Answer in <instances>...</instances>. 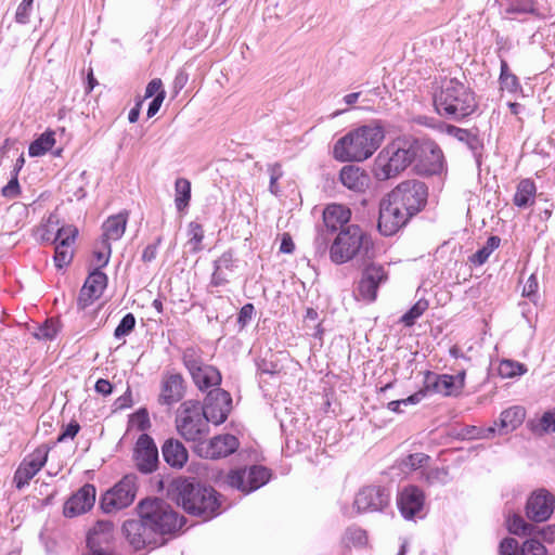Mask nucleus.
<instances>
[{
	"label": "nucleus",
	"instance_id": "nucleus-9",
	"mask_svg": "<svg viewBox=\"0 0 555 555\" xmlns=\"http://www.w3.org/2000/svg\"><path fill=\"white\" fill-rule=\"evenodd\" d=\"M270 477V472L266 467L255 465L230 470L224 481L231 488L247 494L264 486Z\"/></svg>",
	"mask_w": 555,
	"mask_h": 555
},
{
	"label": "nucleus",
	"instance_id": "nucleus-25",
	"mask_svg": "<svg viewBox=\"0 0 555 555\" xmlns=\"http://www.w3.org/2000/svg\"><path fill=\"white\" fill-rule=\"evenodd\" d=\"M210 418H177L176 427L179 434L195 446L206 441L210 433Z\"/></svg>",
	"mask_w": 555,
	"mask_h": 555
},
{
	"label": "nucleus",
	"instance_id": "nucleus-12",
	"mask_svg": "<svg viewBox=\"0 0 555 555\" xmlns=\"http://www.w3.org/2000/svg\"><path fill=\"white\" fill-rule=\"evenodd\" d=\"M387 280L388 272L382 264L372 262L365 266L354 289L356 299L366 302L375 301L378 287Z\"/></svg>",
	"mask_w": 555,
	"mask_h": 555
},
{
	"label": "nucleus",
	"instance_id": "nucleus-23",
	"mask_svg": "<svg viewBox=\"0 0 555 555\" xmlns=\"http://www.w3.org/2000/svg\"><path fill=\"white\" fill-rule=\"evenodd\" d=\"M554 496L546 490L534 491L527 501V516L534 521H545L554 511Z\"/></svg>",
	"mask_w": 555,
	"mask_h": 555
},
{
	"label": "nucleus",
	"instance_id": "nucleus-18",
	"mask_svg": "<svg viewBox=\"0 0 555 555\" xmlns=\"http://www.w3.org/2000/svg\"><path fill=\"white\" fill-rule=\"evenodd\" d=\"M107 275L94 268L88 275L85 284L82 285L79 296L77 298V307L79 310H85L94 300L99 299L107 286Z\"/></svg>",
	"mask_w": 555,
	"mask_h": 555
},
{
	"label": "nucleus",
	"instance_id": "nucleus-1",
	"mask_svg": "<svg viewBox=\"0 0 555 555\" xmlns=\"http://www.w3.org/2000/svg\"><path fill=\"white\" fill-rule=\"evenodd\" d=\"M430 160L431 173L441 167L442 152L433 141L396 140L387 145L374 162V175L377 180L385 181L405 170L413 160L423 163Z\"/></svg>",
	"mask_w": 555,
	"mask_h": 555
},
{
	"label": "nucleus",
	"instance_id": "nucleus-57",
	"mask_svg": "<svg viewBox=\"0 0 555 555\" xmlns=\"http://www.w3.org/2000/svg\"><path fill=\"white\" fill-rule=\"evenodd\" d=\"M255 313V307L253 304H245L237 315V323L241 327H245L253 319Z\"/></svg>",
	"mask_w": 555,
	"mask_h": 555
},
{
	"label": "nucleus",
	"instance_id": "nucleus-30",
	"mask_svg": "<svg viewBox=\"0 0 555 555\" xmlns=\"http://www.w3.org/2000/svg\"><path fill=\"white\" fill-rule=\"evenodd\" d=\"M351 211L340 204H330L323 211V222L327 230L335 232L349 222Z\"/></svg>",
	"mask_w": 555,
	"mask_h": 555
},
{
	"label": "nucleus",
	"instance_id": "nucleus-27",
	"mask_svg": "<svg viewBox=\"0 0 555 555\" xmlns=\"http://www.w3.org/2000/svg\"><path fill=\"white\" fill-rule=\"evenodd\" d=\"M521 418H509L506 421L505 418H500V421H495L493 425L481 427V426H470L465 429V434H463L464 438L467 439H480V438H490L495 434L505 435L520 425Z\"/></svg>",
	"mask_w": 555,
	"mask_h": 555
},
{
	"label": "nucleus",
	"instance_id": "nucleus-62",
	"mask_svg": "<svg viewBox=\"0 0 555 555\" xmlns=\"http://www.w3.org/2000/svg\"><path fill=\"white\" fill-rule=\"evenodd\" d=\"M162 91H165L163 89L162 80L159 78H154L147 83L146 89H145V95L142 100L155 96L156 94H158V92H162Z\"/></svg>",
	"mask_w": 555,
	"mask_h": 555
},
{
	"label": "nucleus",
	"instance_id": "nucleus-14",
	"mask_svg": "<svg viewBox=\"0 0 555 555\" xmlns=\"http://www.w3.org/2000/svg\"><path fill=\"white\" fill-rule=\"evenodd\" d=\"M114 537V525L99 520L88 532L89 555H115Z\"/></svg>",
	"mask_w": 555,
	"mask_h": 555
},
{
	"label": "nucleus",
	"instance_id": "nucleus-15",
	"mask_svg": "<svg viewBox=\"0 0 555 555\" xmlns=\"http://www.w3.org/2000/svg\"><path fill=\"white\" fill-rule=\"evenodd\" d=\"M124 533L130 545L134 550H142L144 547L154 548L163 544L156 533L143 521L140 517L139 520H127L122 526Z\"/></svg>",
	"mask_w": 555,
	"mask_h": 555
},
{
	"label": "nucleus",
	"instance_id": "nucleus-17",
	"mask_svg": "<svg viewBox=\"0 0 555 555\" xmlns=\"http://www.w3.org/2000/svg\"><path fill=\"white\" fill-rule=\"evenodd\" d=\"M48 453L49 450L47 446H40L23 460L14 475L16 488L22 489L28 485L29 480L34 478L46 464Z\"/></svg>",
	"mask_w": 555,
	"mask_h": 555
},
{
	"label": "nucleus",
	"instance_id": "nucleus-29",
	"mask_svg": "<svg viewBox=\"0 0 555 555\" xmlns=\"http://www.w3.org/2000/svg\"><path fill=\"white\" fill-rule=\"evenodd\" d=\"M184 393V378L179 373L168 374L163 378L162 391L158 402L165 405H171L180 401Z\"/></svg>",
	"mask_w": 555,
	"mask_h": 555
},
{
	"label": "nucleus",
	"instance_id": "nucleus-33",
	"mask_svg": "<svg viewBox=\"0 0 555 555\" xmlns=\"http://www.w3.org/2000/svg\"><path fill=\"white\" fill-rule=\"evenodd\" d=\"M457 140L464 143L470 150L477 165L479 166L481 164V157L483 152V141L479 137L478 129H464L463 134H461V137Z\"/></svg>",
	"mask_w": 555,
	"mask_h": 555
},
{
	"label": "nucleus",
	"instance_id": "nucleus-49",
	"mask_svg": "<svg viewBox=\"0 0 555 555\" xmlns=\"http://www.w3.org/2000/svg\"><path fill=\"white\" fill-rule=\"evenodd\" d=\"M188 234L190 237L189 243L194 245L193 250L194 251L201 250V244L204 238V230H203L202 224H199L197 222H190L189 229H188Z\"/></svg>",
	"mask_w": 555,
	"mask_h": 555
},
{
	"label": "nucleus",
	"instance_id": "nucleus-59",
	"mask_svg": "<svg viewBox=\"0 0 555 555\" xmlns=\"http://www.w3.org/2000/svg\"><path fill=\"white\" fill-rule=\"evenodd\" d=\"M501 555H519L518 542L513 538H506L500 545Z\"/></svg>",
	"mask_w": 555,
	"mask_h": 555
},
{
	"label": "nucleus",
	"instance_id": "nucleus-2",
	"mask_svg": "<svg viewBox=\"0 0 555 555\" xmlns=\"http://www.w3.org/2000/svg\"><path fill=\"white\" fill-rule=\"evenodd\" d=\"M385 139V129L379 120L362 125L336 141L334 158L339 162H363L370 158Z\"/></svg>",
	"mask_w": 555,
	"mask_h": 555
},
{
	"label": "nucleus",
	"instance_id": "nucleus-3",
	"mask_svg": "<svg viewBox=\"0 0 555 555\" xmlns=\"http://www.w3.org/2000/svg\"><path fill=\"white\" fill-rule=\"evenodd\" d=\"M169 495L185 512L203 520H209L220 513L217 492L212 488L194 485L185 478H178L171 482Z\"/></svg>",
	"mask_w": 555,
	"mask_h": 555
},
{
	"label": "nucleus",
	"instance_id": "nucleus-41",
	"mask_svg": "<svg viewBox=\"0 0 555 555\" xmlns=\"http://www.w3.org/2000/svg\"><path fill=\"white\" fill-rule=\"evenodd\" d=\"M343 543L347 547H364L367 544V535L361 528H348L344 534Z\"/></svg>",
	"mask_w": 555,
	"mask_h": 555
},
{
	"label": "nucleus",
	"instance_id": "nucleus-47",
	"mask_svg": "<svg viewBox=\"0 0 555 555\" xmlns=\"http://www.w3.org/2000/svg\"><path fill=\"white\" fill-rule=\"evenodd\" d=\"M508 14H534L535 3L534 0H514L507 8Z\"/></svg>",
	"mask_w": 555,
	"mask_h": 555
},
{
	"label": "nucleus",
	"instance_id": "nucleus-54",
	"mask_svg": "<svg viewBox=\"0 0 555 555\" xmlns=\"http://www.w3.org/2000/svg\"><path fill=\"white\" fill-rule=\"evenodd\" d=\"M422 399H423L422 392H415L405 399L389 402L388 408L392 412L403 413V410L400 409L401 405L416 404V403L421 402Z\"/></svg>",
	"mask_w": 555,
	"mask_h": 555
},
{
	"label": "nucleus",
	"instance_id": "nucleus-63",
	"mask_svg": "<svg viewBox=\"0 0 555 555\" xmlns=\"http://www.w3.org/2000/svg\"><path fill=\"white\" fill-rule=\"evenodd\" d=\"M131 402H132V399H131V392L130 390L128 389L122 396H120L119 398H117L113 404V412L116 413L118 411H121L126 408H130L131 406Z\"/></svg>",
	"mask_w": 555,
	"mask_h": 555
},
{
	"label": "nucleus",
	"instance_id": "nucleus-56",
	"mask_svg": "<svg viewBox=\"0 0 555 555\" xmlns=\"http://www.w3.org/2000/svg\"><path fill=\"white\" fill-rule=\"evenodd\" d=\"M214 268H217V270L225 269L232 271L234 268L233 253L231 250L224 251L218 259L214 261Z\"/></svg>",
	"mask_w": 555,
	"mask_h": 555
},
{
	"label": "nucleus",
	"instance_id": "nucleus-22",
	"mask_svg": "<svg viewBox=\"0 0 555 555\" xmlns=\"http://www.w3.org/2000/svg\"><path fill=\"white\" fill-rule=\"evenodd\" d=\"M389 495L380 487H365L354 498L358 513L382 511L388 505Z\"/></svg>",
	"mask_w": 555,
	"mask_h": 555
},
{
	"label": "nucleus",
	"instance_id": "nucleus-13",
	"mask_svg": "<svg viewBox=\"0 0 555 555\" xmlns=\"http://www.w3.org/2000/svg\"><path fill=\"white\" fill-rule=\"evenodd\" d=\"M464 386V373L456 376L448 374H437L426 371L423 380V387L417 391L422 392L423 398L427 395L439 393L443 396L456 395Z\"/></svg>",
	"mask_w": 555,
	"mask_h": 555
},
{
	"label": "nucleus",
	"instance_id": "nucleus-19",
	"mask_svg": "<svg viewBox=\"0 0 555 555\" xmlns=\"http://www.w3.org/2000/svg\"><path fill=\"white\" fill-rule=\"evenodd\" d=\"M397 505L403 518L408 520L422 516L425 494L416 486H406L398 493Z\"/></svg>",
	"mask_w": 555,
	"mask_h": 555
},
{
	"label": "nucleus",
	"instance_id": "nucleus-48",
	"mask_svg": "<svg viewBox=\"0 0 555 555\" xmlns=\"http://www.w3.org/2000/svg\"><path fill=\"white\" fill-rule=\"evenodd\" d=\"M59 332L57 322L53 319L47 320L35 333L36 338L43 340L53 339Z\"/></svg>",
	"mask_w": 555,
	"mask_h": 555
},
{
	"label": "nucleus",
	"instance_id": "nucleus-20",
	"mask_svg": "<svg viewBox=\"0 0 555 555\" xmlns=\"http://www.w3.org/2000/svg\"><path fill=\"white\" fill-rule=\"evenodd\" d=\"M78 234V230L73 225H65L56 229L54 241L55 254L54 263L57 269L68 266L73 259L74 253L72 245Z\"/></svg>",
	"mask_w": 555,
	"mask_h": 555
},
{
	"label": "nucleus",
	"instance_id": "nucleus-46",
	"mask_svg": "<svg viewBox=\"0 0 555 555\" xmlns=\"http://www.w3.org/2000/svg\"><path fill=\"white\" fill-rule=\"evenodd\" d=\"M135 326V317L133 313L129 312L120 320L119 324L114 331V337L116 339H121L128 336Z\"/></svg>",
	"mask_w": 555,
	"mask_h": 555
},
{
	"label": "nucleus",
	"instance_id": "nucleus-28",
	"mask_svg": "<svg viewBox=\"0 0 555 555\" xmlns=\"http://www.w3.org/2000/svg\"><path fill=\"white\" fill-rule=\"evenodd\" d=\"M339 181L348 190L362 194L369 189L371 177L364 169L358 166L346 165L340 169Z\"/></svg>",
	"mask_w": 555,
	"mask_h": 555
},
{
	"label": "nucleus",
	"instance_id": "nucleus-58",
	"mask_svg": "<svg viewBox=\"0 0 555 555\" xmlns=\"http://www.w3.org/2000/svg\"><path fill=\"white\" fill-rule=\"evenodd\" d=\"M20 183L17 180V172L11 178L7 185L2 188V195L8 198H14L20 194Z\"/></svg>",
	"mask_w": 555,
	"mask_h": 555
},
{
	"label": "nucleus",
	"instance_id": "nucleus-40",
	"mask_svg": "<svg viewBox=\"0 0 555 555\" xmlns=\"http://www.w3.org/2000/svg\"><path fill=\"white\" fill-rule=\"evenodd\" d=\"M421 481L426 482L429 486L433 485H446L449 481V473L446 468H428L422 470V476H418Z\"/></svg>",
	"mask_w": 555,
	"mask_h": 555
},
{
	"label": "nucleus",
	"instance_id": "nucleus-6",
	"mask_svg": "<svg viewBox=\"0 0 555 555\" xmlns=\"http://www.w3.org/2000/svg\"><path fill=\"white\" fill-rule=\"evenodd\" d=\"M139 515L145 524L165 542L164 535L172 533L182 527L177 513L160 499H146L140 502Z\"/></svg>",
	"mask_w": 555,
	"mask_h": 555
},
{
	"label": "nucleus",
	"instance_id": "nucleus-53",
	"mask_svg": "<svg viewBox=\"0 0 555 555\" xmlns=\"http://www.w3.org/2000/svg\"><path fill=\"white\" fill-rule=\"evenodd\" d=\"M56 225H57V220L55 219V217L53 215H51L49 217L47 223L43 224L40 230L41 231L40 240L42 242L56 243V241H54V237L56 234V231L54 232V228Z\"/></svg>",
	"mask_w": 555,
	"mask_h": 555
},
{
	"label": "nucleus",
	"instance_id": "nucleus-10",
	"mask_svg": "<svg viewBox=\"0 0 555 555\" xmlns=\"http://www.w3.org/2000/svg\"><path fill=\"white\" fill-rule=\"evenodd\" d=\"M137 494V477L126 475L112 489L107 490L101 500L105 513H112L128 507Z\"/></svg>",
	"mask_w": 555,
	"mask_h": 555
},
{
	"label": "nucleus",
	"instance_id": "nucleus-36",
	"mask_svg": "<svg viewBox=\"0 0 555 555\" xmlns=\"http://www.w3.org/2000/svg\"><path fill=\"white\" fill-rule=\"evenodd\" d=\"M430 457L425 453H414L401 460L399 467L404 474L417 472L422 476V470L428 466Z\"/></svg>",
	"mask_w": 555,
	"mask_h": 555
},
{
	"label": "nucleus",
	"instance_id": "nucleus-51",
	"mask_svg": "<svg viewBox=\"0 0 555 555\" xmlns=\"http://www.w3.org/2000/svg\"><path fill=\"white\" fill-rule=\"evenodd\" d=\"M204 404L198 400H186L180 405L182 416H202Z\"/></svg>",
	"mask_w": 555,
	"mask_h": 555
},
{
	"label": "nucleus",
	"instance_id": "nucleus-39",
	"mask_svg": "<svg viewBox=\"0 0 555 555\" xmlns=\"http://www.w3.org/2000/svg\"><path fill=\"white\" fill-rule=\"evenodd\" d=\"M507 528L511 533L521 537H534L537 532L535 526L526 522L524 518L518 515L508 518Z\"/></svg>",
	"mask_w": 555,
	"mask_h": 555
},
{
	"label": "nucleus",
	"instance_id": "nucleus-52",
	"mask_svg": "<svg viewBox=\"0 0 555 555\" xmlns=\"http://www.w3.org/2000/svg\"><path fill=\"white\" fill-rule=\"evenodd\" d=\"M33 0H23L15 12V22L18 24H27L30 18V14L33 11Z\"/></svg>",
	"mask_w": 555,
	"mask_h": 555
},
{
	"label": "nucleus",
	"instance_id": "nucleus-24",
	"mask_svg": "<svg viewBox=\"0 0 555 555\" xmlns=\"http://www.w3.org/2000/svg\"><path fill=\"white\" fill-rule=\"evenodd\" d=\"M96 491L94 486L85 485L76 491L64 504V515L76 517L92 508L95 502Z\"/></svg>",
	"mask_w": 555,
	"mask_h": 555
},
{
	"label": "nucleus",
	"instance_id": "nucleus-31",
	"mask_svg": "<svg viewBox=\"0 0 555 555\" xmlns=\"http://www.w3.org/2000/svg\"><path fill=\"white\" fill-rule=\"evenodd\" d=\"M128 222V212L121 211L117 215L111 216L103 223V241L111 243V241H118L121 238L126 231V225Z\"/></svg>",
	"mask_w": 555,
	"mask_h": 555
},
{
	"label": "nucleus",
	"instance_id": "nucleus-21",
	"mask_svg": "<svg viewBox=\"0 0 555 555\" xmlns=\"http://www.w3.org/2000/svg\"><path fill=\"white\" fill-rule=\"evenodd\" d=\"M210 389L204 401L202 416H229L233 409L232 396L229 391L219 388Z\"/></svg>",
	"mask_w": 555,
	"mask_h": 555
},
{
	"label": "nucleus",
	"instance_id": "nucleus-5",
	"mask_svg": "<svg viewBox=\"0 0 555 555\" xmlns=\"http://www.w3.org/2000/svg\"><path fill=\"white\" fill-rule=\"evenodd\" d=\"M374 256V244L370 234L357 224L341 229L330 248L331 260L337 264L352 259L362 261Z\"/></svg>",
	"mask_w": 555,
	"mask_h": 555
},
{
	"label": "nucleus",
	"instance_id": "nucleus-7",
	"mask_svg": "<svg viewBox=\"0 0 555 555\" xmlns=\"http://www.w3.org/2000/svg\"><path fill=\"white\" fill-rule=\"evenodd\" d=\"M182 362L201 391L221 384L220 371L214 365L204 363L203 351L199 348H185L182 352Z\"/></svg>",
	"mask_w": 555,
	"mask_h": 555
},
{
	"label": "nucleus",
	"instance_id": "nucleus-44",
	"mask_svg": "<svg viewBox=\"0 0 555 555\" xmlns=\"http://www.w3.org/2000/svg\"><path fill=\"white\" fill-rule=\"evenodd\" d=\"M500 82L502 85V88L511 92L516 91L519 87L517 76L509 72L508 64L505 60H501Z\"/></svg>",
	"mask_w": 555,
	"mask_h": 555
},
{
	"label": "nucleus",
	"instance_id": "nucleus-16",
	"mask_svg": "<svg viewBox=\"0 0 555 555\" xmlns=\"http://www.w3.org/2000/svg\"><path fill=\"white\" fill-rule=\"evenodd\" d=\"M238 448V440L233 435H218L214 438L201 441L194 446L195 452L205 459H220L225 457Z\"/></svg>",
	"mask_w": 555,
	"mask_h": 555
},
{
	"label": "nucleus",
	"instance_id": "nucleus-37",
	"mask_svg": "<svg viewBox=\"0 0 555 555\" xmlns=\"http://www.w3.org/2000/svg\"><path fill=\"white\" fill-rule=\"evenodd\" d=\"M55 144L54 132L46 131L35 141H33L28 147V154L31 157L44 155Z\"/></svg>",
	"mask_w": 555,
	"mask_h": 555
},
{
	"label": "nucleus",
	"instance_id": "nucleus-11",
	"mask_svg": "<svg viewBox=\"0 0 555 555\" xmlns=\"http://www.w3.org/2000/svg\"><path fill=\"white\" fill-rule=\"evenodd\" d=\"M413 216L403 207L395 204L393 199L387 194L380 202L378 230L385 236L396 234Z\"/></svg>",
	"mask_w": 555,
	"mask_h": 555
},
{
	"label": "nucleus",
	"instance_id": "nucleus-50",
	"mask_svg": "<svg viewBox=\"0 0 555 555\" xmlns=\"http://www.w3.org/2000/svg\"><path fill=\"white\" fill-rule=\"evenodd\" d=\"M521 555H547V552L539 540L531 538L524 542Z\"/></svg>",
	"mask_w": 555,
	"mask_h": 555
},
{
	"label": "nucleus",
	"instance_id": "nucleus-55",
	"mask_svg": "<svg viewBox=\"0 0 555 555\" xmlns=\"http://www.w3.org/2000/svg\"><path fill=\"white\" fill-rule=\"evenodd\" d=\"M269 173H270V185L269 190L272 194L278 195L280 192V189L278 186V181L282 178L283 171L280 164H273L269 166Z\"/></svg>",
	"mask_w": 555,
	"mask_h": 555
},
{
	"label": "nucleus",
	"instance_id": "nucleus-42",
	"mask_svg": "<svg viewBox=\"0 0 555 555\" xmlns=\"http://www.w3.org/2000/svg\"><path fill=\"white\" fill-rule=\"evenodd\" d=\"M426 299L417 300L400 319L405 326H412L415 321L428 309Z\"/></svg>",
	"mask_w": 555,
	"mask_h": 555
},
{
	"label": "nucleus",
	"instance_id": "nucleus-45",
	"mask_svg": "<svg viewBox=\"0 0 555 555\" xmlns=\"http://www.w3.org/2000/svg\"><path fill=\"white\" fill-rule=\"evenodd\" d=\"M528 427L535 435L555 431V418H530Z\"/></svg>",
	"mask_w": 555,
	"mask_h": 555
},
{
	"label": "nucleus",
	"instance_id": "nucleus-61",
	"mask_svg": "<svg viewBox=\"0 0 555 555\" xmlns=\"http://www.w3.org/2000/svg\"><path fill=\"white\" fill-rule=\"evenodd\" d=\"M165 96H166V92L162 91V92H158V94H156L153 98V100L151 101L149 108H147V117L149 118L155 116L158 113V111L165 100Z\"/></svg>",
	"mask_w": 555,
	"mask_h": 555
},
{
	"label": "nucleus",
	"instance_id": "nucleus-32",
	"mask_svg": "<svg viewBox=\"0 0 555 555\" xmlns=\"http://www.w3.org/2000/svg\"><path fill=\"white\" fill-rule=\"evenodd\" d=\"M164 460L171 467H182L188 461V451L178 440H167L163 446Z\"/></svg>",
	"mask_w": 555,
	"mask_h": 555
},
{
	"label": "nucleus",
	"instance_id": "nucleus-60",
	"mask_svg": "<svg viewBox=\"0 0 555 555\" xmlns=\"http://www.w3.org/2000/svg\"><path fill=\"white\" fill-rule=\"evenodd\" d=\"M162 236H158L154 243L152 244H149L143 253H142V261L143 262H152L153 260H155L156 256H157V250H158V247L159 245L162 244Z\"/></svg>",
	"mask_w": 555,
	"mask_h": 555
},
{
	"label": "nucleus",
	"instance_id": "nucleus-43",
	"mask_svg": "<svg viewBox=\"0 0 555 555\" xmlns=\"http://www.w3.org/2000/svg\"><path fill=\"white\" fill-rule=\"evenodd\" d=\"M111 253V243L101 240L100 245L93 250L94 268H99V270H101V268L105 267L109 261Z\"/></svg>",
	"mask_w": 555,
	"mask_h": 555
},
{
	"label": "nucleus",
	"instance_id": "nucleus-4",
	"mask_svg": "<svg viewBox=\"0 0 555 555\" xmlns=\"http://www.w3.org/2000/svg\"><path fill=\"white\" fill-rule=\"evenodd\" d=\"M436 112L451 120L460 121L477 109L474 92L456 79H450L434 96Z\"/></svg>",
	"mask_w": 555,
	"mask_h": 555
},
{
	"label": "nucleus",
	"instance_id": "nucleus-64",
	"mask_svg": "<svg viewBox=\"0 0 555 555\" xmlns=\"http://www.w3.org/2000/svg\"><path fill=\"white\" fill-rule=\"evenodd\" d=\"M79 424L75 421H72L63 430V433L59 436V441H65L67 439H73L79 431Z\"/></svg>",
	"mask_w": 555,
	"mask_h": 555
},
{
	"label": "nucleus",
	"instance_id": "nucleus-35",
	"mask_svg": "<svg viewBox=\"0 0 555 555\" xmlns=\"http://www.w3.org/2000/svg\"><path fill=\"white\" fill-rule=\"evenodd\" d=\"M191 182L186 178H178L175 182V206L183 212L190 205Z\"/></svg>",
	"mask_w": 555,
	"mask_h": 555
},
{
	"label": "nucleus",
	"instance_id": "nucleus-26",
	"mask_svg": "<svg viewBox=\"0 0 555 555\" xmlns=\"http://www.w3.org/2000/svg\"><path fill=\"white\" fill-rule=\"evenodd\" d=\"M134 459L139 469L143 473H151L157 463L158 452L153 439L142 434L135 446Z\"/></svg>",
	"mask_w": 555,
	"mask_h": 555
},
{
	"label": "nucleus",
	"instance_id": "nucleus-38",
	"mask_svg": "<svg viewBox=\"0 0 555 555\" xmlns=\"http://www.w3.org/2000/svg\"><path fill=\"white\" fill-rule=\"evenodd\" d=\"M528 371L524 363L515 360L504 359L500 362L498 372L502 378H515L526 374Z\"/></svg>",
	"mask_w": 555,
	"mask_h": 555
},
{
	"label": "nucleus",
	"instance_id": "nucleus-8",
	"mask_svg": "<svg viewBox=\"0 0 555 555\" xmlns=\"http://www.w3.org/2000/svg\"><path fill=\"white\" fill-rule=\"evenodd\" d=\"M395 204L403 207L410 215L415 216L426 205L428 197L427 185L420 180H405L388 193Z\"/></svg>",
	"mask_w": 555,
	"mask_h": 555
},
{
	"label": "nucleus",
	"instance_id": "nucleus-34",
	"mask_svg": "<svg viewBox=\"0 0 555 555\" xmlns=\"http://www.w3.org/2000/svg\"><path fill=\"white\" fill-rule=\"evenodd\" d=\"M535 184L530 179H524L521 180L518 185L516 193L514 195V204L517 207L524 208L529 206L534 202V194H535Z\"/></svg>",
	"mask_w": 555,
	"mask_h": 555
}]
</instances>
